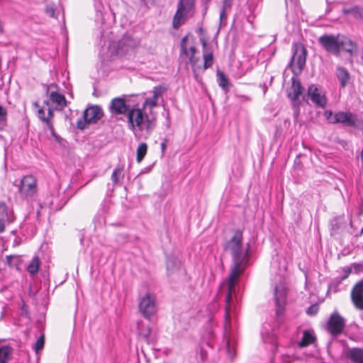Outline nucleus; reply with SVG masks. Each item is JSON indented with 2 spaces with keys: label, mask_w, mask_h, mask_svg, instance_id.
Here are the masks:
<instances>
[{
  "label": "nucleus",
  "mask_w": 363,
  "mask_h": 363,
  "mask_svg": "<svg viewBox=\"0 0 363 363\" xmlns=\"http://www.w3.org/2000/svg\"><path fill=\"white\" fill-rule=\"evenodd\" d=\"M286 4L288 6V5H289V0H286Z\"/></svg>",
  "instance_id": "45"
},
{
  "label": "nucleus",
  "mask_w": 363,
  "mask_h": 363,
  "mask_svg": "<svg viewBox=\"0 0 363 363\" xmlns=\"http://www.w3.org/2000/svg\"><path fill=\"white\" fill-rule=\"evenodd\" d=\"M123 169V167L120 166L114 169L111 175V180L113 182V184H118L121 179L123 177V175L122 174Z\"/></svg>",
  "instance_id": "32"
},
{
  "label": "nucleus",
  "mask_w": 363,
  "mask_h": 363,
  "mask_svg": "<svg viewBox=\"0 0 363 363\" xmlns=\"http://www.w3.org/2000/svg\"><path fill=\"white\" fill-rule=\"evenodd\" d=\"M218 85L225 91H228L229 90L230 84L228 79L225 77L223 72H218Z\"/></svg>",
  "instance_id": "30"
},
{
  "label": "nucleus",
  "mask_w": 363,
  "mask_h": 363,
  "mask_svg": "<svg viewBox=\"0 0 363 363\" xmlns=\"http://www.w3.org/2000/svg\"><path fill=\"white\" fill-rule=\"evenodd\" d=\"M225 4H224V5L222 7V10L220 13V22H222L223 19V18H225Z\"/></svg>",
  "instance_id": "39"
},
{
  "label": "nucleus",
  "mask_w": 363,
  "mask_h": 363,
  "mask_svg": "<svg viewBox=\"0 0 363 363\" xmlns=\"http://www.w3.org/2000/svg\"><path fill=\"white\" fill-rule=\"evenodd\" d=\"M194 0H179L177 11L173 19V27L179 28L194 8Z\"/></svg>",
  "instance_id": "9"
},
{
  "label": "nucleus",
  "mask_w": 363,
  "mask_h": 363,
  "mask_svg": "<svg viewBox=\"0 0 363 363\" xmlns=\"http://www.w3.org/2000/svg\"><path fill=\"white\" fill-rule=\"evenodd\" d=\"M45 12L50 17H55V9L52 6L48 5L45 8Z\"/></svg>",
  "instance_id": "36"
},
{
  "label": "nucleus",
  "mask_w": 363,
  "mask_h": 363,
  "mask_svg": "<svg viewBox=\"0 0 363 363\" xmlns=\"http://www.w3.org/2000/svg\"><path fill=\"white\" fill-rule=\"evenodd\" d=\"M263 341L265 342L273 344L275 342V337L273 333L267 332H262Z\"/></svg>",
  "instance_id": "33"
},
{
  "label": "nucleus",
  "mask_w": 363,
  "mask_h": 363,
  "mask_svg": "<svg viewBox=\"0 0 363 363\" xmlns=\"http://www.w3.org/2000/svg\"><path fill=\"white\" fill-rule=\"evenodd\" d=\"M110 110L115 114H125L128 113L130 109L123 98H115L111 101Z\"/></svg>",
  "instance_id": "21"
},
{
  "label": "nucleus",
  "mask_w": 363,
  "mask_h": 363,
  "mask_svg": "<svg viewBox=\"0 0 363 363\" xmlns=\"http://www.w3.org/2000/svg\"><path fill=\"white\" fill-rule=\"evenodd\" d=\"M356 122V116L351 112L340 111L334 115L333 123H340L348 126H353Z\"/></svg>",
  "instance_id": "20"
},
{
  "label": "nucleus",
  "mask_w": 363,
  "mask_h": 363,
  "mask_svg": "<svg viewBox=\"0 0 363 363\" xmlns=\"http://www.w3.org/2000/svg\"><path fill=\"white\" fill-rule=\"evenodd\" d=\"M325 116L330 123H333L334 116L331 111H326L325 112Z\"/></svg>",
  "instance_id": "38"
},
{
  "label": "nucleus",
  "mask_w": 363,
  "mask_h": 363,
  "mask_svg": "<svg viewBox=\"0 0 363 363\" xmlns=\"http://www.w3.org/2000/svg\"><path fill=\"white\" fill-rule=\"evenodd\" d=\"M164 91V89L161 86H155L152 94V95L150 97H147L145 99V101L143 104V108L142 109L144 110L146 113H151L152 110L157 106L158 105V100L160 97H162V95L163 92Z\"/></svg>",
  "instance_id": "14"
},
{
  "label": "nucleus",
  "mask_w": 363,
  "mask_h": 363,
  "mask_svg": "<svg viewBox=\"0 0 363 363\" xmlns=\"http://www.w3.org/2000/svg\"><path fill=\"white\" fill-rule=\"evenodd\" d=\"M207 9H208V7H207V6H206L204 7V9H203V15H205V14L206 13V12H207Z\"/></svg>",
  "instance_id": "43"
},
{
  "label": "nucleus",
  "mask_w": 363,
  "mask_h": 363,
  "mask_svg": "<svg viewBox=\"0 0 363 363\" xmlns=\"http://www.w3.org/2000/svg\"><path fill=\"white\" fill-rule=\"evenodd\" d=\"M321 46L329 53L338 55L342 50L350 54L354 52V45L352 42L343 36L325 34L318 38Z\"/></svg>",
  "instance_id": "4"
},
{
  "label": "nucleus",
  "mask_w": 363,
  "mask_h": 363,
  "mask_svg": "<svg viewBox=\"0 0 363 363\" xmlns=\"http://www.w3.org/2000/svg\"><path fill=\"white\" fill-rule=\"evenodd\" d=\"M139 42L128 35L124 36L118 44V54L125 55L138 45Z\"/></svg>",
  "instance_id": "19"
},
{
  "label": "nucleus",
  "mask_w": 363,
  "mask_h": 363,
  "mask_svg": "<svg viewBox=\"0 0 363 363\" xmlns=\"http://www.w3.org/2000/svg\"><path fill=\"white\" fill-rule=\"evenodd\" d=\"M315 340V336L313 331L311 330H304L303 333V337L300 342H298V346L300 347H305L313 343Z\"/></svg>",
  "instance_id": "25"
},
{
  "label": "nucleus",
  "mask_w": 363,
  "mask_h": 363,
  "mask_svg": "<svg viewBox=\"0 0 363 363\" xmlns=\"http://www.w3.org/2000/svg\"><path fill=\"white\" fill-rule=\"evenodd\" d=\"M361 233L363 234V228L361 230Z\"/></svg>",
  "instance_id": "46"
},
{
  "label": "nucleus",
  "mask_w": 363,
  "mask_h": 363,
  "mask_svg": "<svg viewBox=\"0 0 363 363\" xmlns=\"http://www.w3.org/2000/svg\"><path fill=\"white\" fill-rule=\"evenodd\" d=\"M166 147V141H164L163 143H161V150L163 153L165 152Z\"/></svg>",
  "instance_id": "41"
},
{
  "label": "nucleus",
  "mask_w": 363,
  "mask_h": 363,
  "mask_svg": "<svg viewBox=\"0 0 363 363\" xmlns=\"http://www.w3.org/2000/svg\"><path fill=\"white\" fill-rule=\"evenodd\" d=\"M45 344V338L44 335H41L36 341L35 344V350L36 352L42 350L44 347Z\"/></svg>",
  "instance_id": "35"
},
{
  "label": "nucleus",
  "mask_w": 363,
  "mask_h": 363,
  "mask_svg": "<svg viewBox=\"0 0 363 363\" xmlns=\"http://www.w3.org/2000/svg\"><path fill=\"white\" fill-rule=\"evenodd\" d=\"M346 356L352 363H363V349L351 348L347 352Z\"/></svg>",
  "instance_id": "23"
},
{
  "label": "nucleus",
  "mask_w": 363,
  "mask_h": 363,
  "mask_svg": "<svg viewBox=\"0 0 363 363\" xmlns=\"http://www.w3.org/2000/svg\"><path fill=\"white\" fill-rule=\"evenodd\" d=\"M13 349L7 345L0 347V363H8Z\"/></svg>",
  "instance_id": "26"
},
{
  "label": "nucleus",
  "mask_w": 363,
  "mask_h": 363,
  "mask_svg": "<svg viewBox=\"0 0 363 363\" xmlns=\"http://www.w3.org/2000/svg\"><path fill=\"white\" fill-rule=\"evenodd\" d=\"M242 233L237 230L232 238L225 245V250L229 252L233 257L234 266L231 269L228 279L220 287L218 295L224 297L225 302L224 316V337L226 347L230 357L234 355V330L236 327V315L238 297L236 295L237 284L239 277L242 273L247 263V252L242 246Z\"/></svg>",
  "instance_id": "1"
},
{
  "label": "nucleus",
  "mask_w": 363,
  "mask_h": 363,
  "mask_svg": "<svg viewBox=\"0 0 363 363\" xmlns=\"http://www.w3.org/2000/svg\"><path fill=\"white\" fill-rule=\"evenodd\" d=\"M167 276L171 280H177L184 274V269L178 258L168 257L167 261Z\"/></svg>",
  "instance_id": "12"
},
{
  "label": "nucleus",
  "mask_w": 363,
  "mask_h": 363,
  "mask_svg": "<svg viewBox=\"0 0 363 363\" xmlns=\"http://www.w3.org/2000/svg\"><path fill=\"white\" fill-rule=\"evenodd\" d=\"M336 77L340 82L341 87H345L350 79V74L349 72L342 67H337L336 68Z\"/></svg>",
  "instance_id": "24"
},
{
  "label": "nucleus",
  "mask_w": 363,
  "mask_h": 363,
  "mask_svg": "<svg viewBox=\"0 0 363 363\" xmlns=\"http://www.w3.org/2000/svg\"><path fill=\"white\" fill-rule=\"evenodd\" d=\"M360 156H361V158L363 160V149H362V150L361 151Z\"/></svg>",
  "instance_id": "44"
},
{
  "label": "nucleus",
  "mask_w": 363,
  "mask_h": 363,
  "mask_svg": "<svg viewBox=\"0 0 363 363\" xmlns=\"http://www.w3.org/2000/svg\"><path fill=\"white\" fill-rule=\"evenodd\" d=\"M151 332L150 327L148 325H145L143 323H138V333L140 336L147 339Z\"/></svg>",
  "instance_id": "31"
},
{
  "label": "nucleus",
  "mask_w": 363,
  "mask_h": 363,
  "mask_svg": "<svg viewBox=\"0 0 363 363\" xmlns=\"http://www.w3.org/2000/svg\"><path fill=\"white\" fill-rule=\"evenodd\" d=\"M147 151V145L145 143H140L136 150V161L140 163L145 157Z\"/></svg>",
  "instance_id": "28"
},
{
  "label": "nucleus",
  "mask_w": 363,
  "mask_h": 363,
  "mask_svg": "<svg viewBox=\"0 0 363 363\" xmlns=\"http://www.w3.org/2000/svg\"><path fill=\"white\" fill-rule=\"evenodd\" d=\"M318 306L316 305H313V306H311L308 309H307V313L308 315H315L318 312Z\"/></svg>",
  "instance_id": "37"
},
{
  "label": "nucleus",
  "mask_w": 363,
  "mask_h": 363,
  "mask_svg": "<svg viewBox=\"0 0 363 363\" xmlns=\"http://www.w3.org/2000/svg\"><path fill=\"white\" fill-rule=\"evenodd\" d=\"M14 220L13 211L4 203H0V233L5 230L6 225Z\"/></svg>",
  "instance_id": "18"
},
{
  "label": "nucleus",
  "mask_w": 363,
  "mask_h": 363,
  "mask_svg": "<svg viewBox=\"0 0 363 363\" xmlns=\"http://www.w3.org/2000/svg\"><path fill=\"white\" fill-rule=\"evenodd\" d=\"M103 110L97 105L88 106L83 112V116L77 122V127L84 130L87 125L96 123L103 116Z\"/></svg>",
  "instance_id": "6"
},
{
  "label": "nucleus",
  "mask_w": 363,
  "mask_h": 363,
  "mask_svg": "<svg viewBox=\"0 0 363 363\" xmlns=\"http://www.w3.org/2000/svg\"><path fill=\"white\" fill-rule=\"evenodd\" d=\"M56 84H51L47 86V94L51 101L55 104L57 107L62 108L66 106V99L63 94L58 93L56 89Z\"/></svg>",
  "instance_id": "17"
},
{
  "label": "nucleus",
  "mask_w": 363,
  "mask_h": 363,
  "mask_svg": "<svg viewBox=\"0 0 363 363\" xmlns=\"http://www.w3.org/2000/svg\"><path fill=\"white\" fill-rule=\"evenodd\" d=\"M139 311L145 318L150 319L157 311L155 295L147 293L143 296L139 303Z\"/></svg>",
  "instance_id": "10"
},
{
  "label": "nucleus",
  "mask_w": 363,
  "mask_h": 363,
  "mask_svg": "<svg viewBox=\"0 0 363 363\" xmlns=\"http://www.w3.org/2000/svg\"><path fill=\"white\" fill-rule=\"evenodd\" d=\"M287 287L285 280L279 277V284L274 286V295L277 306L276 313L277 316L283 314L286 303Z\"/></svg>",
  "instance_id": "7"
},
{
  "label": "nucleus",
  "mask_w": 363,
  "mask_h": 363,
  "mask_svg": "<svg viewBox=\"0 0 363 363\" xmlns=\"http://www.w3.org/2000/svg\"><path fill=\"white\" fill-rule=\"evenodd\" d=\"M293 50L289 66L293 72H301L306 63V50L302 45L296 44Z\"/></svg>",
  "instance_id": "8"
},
{
  "label": "nucleus",
  "mask_w": 363,
  "mask_h": 363,
  "mask_svg": "<svg viewBox=\"0 0 363 363\" xmlns=\"http://www.w3.org/2000/svg\"><path fill=\"white\" fill-rule=\"evenodd\" d=\"M351 299L357 309L363 310V279L357 283L352 288Z\"/></svg>",
  "instance_id": "16"
},
{
  "label": "nucleus",
  "mask_w": 363,
  "mask_h": 363,
  "mask_svg": "<svg viewBox=\"0 0 363 363\" xmlns=\"http://www.w3.org/2000/svg\"><path fill=\"white\" fill-rule=\"evenodd\" d=\"M200 41L203 47V66L199 64V57L195 56L197 52L196 48L192 43H189L188 36L184 37L181 42V54L189 58L192 71L196 79H198L199 74L212 67L214 62L213 50L208 46L206 38L201 37L200 38Z\"/></svg>",
  "instance_id": "2"
},
{
  "label": "nucleus",
  "mask_w": 363,
  "mask_h": 363,
  "mask_svg": "<svg viewBox=\"0 0 363 363\" xmlns=\"http://www.w3.org/2000/svg\"><path fill=\"white\" fill-rule=\"evenodd\" d=\"M20 196L27 201L34 200L38 194L36 178L31 174L24 176L18 185Z\"/></svg>",
  "instance_id": "5"
},
{
  "label": "nucleus",
  "mask_w": 363,
  "mask_h": 363,
  "mask_svg": "<svg viewBox=\"0 0 363 363\" xmlns=\"http://www.w3.org/2000/svg\"><path fill=\"white\" fill-rule=\"evenodd\" d=\"M105 223V220H104V218L103 216H101L99 219V225H101L102 224H104Z\"/></svg>",
  "instance_id": "42"
},
{
  "label": "nucleus",
  "mask_w": 363,
  "mask_h": 363,
  "mask_svg": "<svg viewBox=\"0 0 363 363\" xmlns=\"http://www.w3.org/2000/svg\"><path fill=\"white\" fill-rule=\"evenodd\" d=\"M308 96L317 106L324 108L328 102L325 91L321 87L311 84L308 89Z\"/></svg>",
  "instance_id": "11"
},
{
  "label": "nucleus",
  "mask_w": 363,
  "mask_h": 363,
  "mask_svg": "<svg viewBox=\"0 0 363 363\" xmlns=\"http://www.w3.org/2000/svg\"><path fill=\"white\" fill-rule=\"evenodd\" d=\"M39 267L40 259L38 256H35L27 266V271L31 276H33L37 274Z\"/></svg>",
  "instance_id": "27"
},
{
  "label": "nucleus",
  "mask_w": 363,
  "mask_h": 363,
  "mask_svg": "<svg viewBox=\"0 0 363 363\" xmlns=\"http://www.w3.org/2000/svg\"><path fill=\"white\" fill-rule=\"evenodd\" d=\"M128 122L138 140L147 139L155 126L154 118L140 108L128 111Z\"/></svg>",
  "instance_id": "3"
},
{
  "label": "nucleus",
  "mask_w": 363,
  "mask_h": 363,
  "mask_svg": "<svg viewBox=\"0 0 363 363\" xmlns=\"http://www.w3.org/2000/svg\"><path fill=\"white\" fill-rule=\"evenodd\" d=\"M343 271L345 272V275L343 277V279L347 278L349 276V274L351 273V272H352L351 269L349 268V267L344 268Z\"/></svg>",
  "instance_id": "40"
},
{
  "label": "nucleus",
  "mask_w": 363,
  "mask_h": 363,
  "mask_svg": "<svg viewBox=\"0 0 363 363\" xmlns=\"http://www.w3.org/2000/svg\"><path fill=\"white\" fill-rule=\"evenodd\" d=\"M303 87L301 83L295 79H293L292 85L288 90V97L293 101L295 108L294 116L298 118L299 114V108L296 105V100L303 93Z\"/></svg>",
  "instance_id": "15"
},
{
  "label": "nucleus",
  "mask_w": 363,
  "mask_h": 363,
  "mask_svg": "<svg viewBox=\"0 0 363 363\" xmlns=\"http://www.w3.org/2000/svg\"><path fill=\"white\" fill-rule=\"evenodd\" d=\"M345 326V320L339 313L331 314L328 321V330L332 335L337 336L342 333Z\"/></svg>",
  "instance_id": "13"
},
{
  "label": "nucleus",
  "mask_w": 363,
  "mask_h": 363,
  "mask_svg": "<svg viewBox=\"0 0 363 363\" xmlns=\"http://www.w3.org/2000/svg\"><path fill=\"white\" fill-rule=\"evenodd\" d=\"M38 116L43 122L45 123L48 128L52 132L54 130L53 125L51 122V120L53 118V111L51 108H48L47 115L45 114V111L43 108H39L38 111Z\"/></svg>",
  "instance_id": "22"
},
{
  "label": "nucleus",
  "mask_w": 363,
  "mask_h": 363,
  "mask_svg": "<svg viewBox=\"0 0 363 363\" xmlns=\"http://www.w3.org/2000/svg\"><path fill=\"white\" fill-rule=\"evenodd\" d=\"M7 111L6 109L0 105V128L3 127L6 124V121Z\"/></svg>",
  "instance_id": "34"
},
{
  "label": "nucleus",
  "mask_w": 363,
  "mask_h": 363,
  "mask_svg": "<svg viewBox=\"0 0 363 363\" xmlns=\"http://www.w3.org/2000/svg\"><path fill=\"white\" fill-rule=\"evenodd\" d=\"M96 9V18L95 21L97 23L103 24L104 23V7L101 2L95 4Z\"/></svg>",
  "instance_id": "29"
}]
</instances>
